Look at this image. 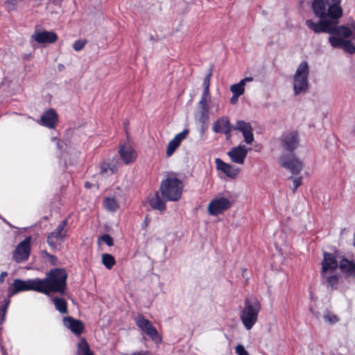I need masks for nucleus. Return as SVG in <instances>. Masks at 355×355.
Returning a JSON list of instances; mask_svg holds the SVG:
<instances>
[{
	"mask_svg": "<svg viewBox=\"0 0 355 355\" xmlns=\"http://www.w3.org/2000/svg\"><path fill=\"white\" fill-rule=\"evenodd\" d=\"M341 0H313L312 9L320 21L314 22L311 19L306 21V25L315 33L331 32L332 24H338L343 15L340 6Z\"/></svg>",
	"mask_w": 355,
	"mask_h": 355,
	"instance_id": "nucleus-1",
	"label": "nucleus"
},
{
	"mask_svg": "<svg viewBox=\"0 0 355 355\" xmlns=\"http://www.w3.org/2000/svg\"><path fill=\"white\" fill-rule=\"evenodd\" d=\"M67 273L64 269L53 268L46 273L44 279L39 278L40 293L49 295L51 293L63 294L67 286Z\"/></svg>",
	"mask_w": 355,
	"mask_h": 355,
	"instance_id": "nucleus-2",
	"label": "nucleus"
},
{
	"mask_svg": "<svg viewBox=\"0 0 355 355\" xmlns=\"http://www.w3.org/2000/svg\"><path fill=\"white\" fill-rule=\"evenodd\" d=\"M261 310L260 301L255 297H247L243 307L240 312L241 321L248 331L252 329L258 320V315Z\"/></svg>",
	"mask_w": 355,
	"mask_h": 355,
	"instance_id": "nucleus-3",
	"label": "nucleus"
},
{
	"mask_svg": "<svg viewBox=\"0 0 355 355\" xmlns=\"http://www.w3.org/2000/svg\"><path fill=\"white\" fill-rule=\"evenodd\" d=\"M182 189V182L175 176L166 178L160 185L162 196L168 201H178L181 198Z\"/></svg>",
	"mask_w": 355,
	"mask_h": 355,
	"instance_id": "nucleus-4",
	"label": "nucleus"
},
{
	"mask_svg": "<svg viewBox=\"0 0 355 355\" xmlns=\"http://www.w3.org/2000/svg\"><path fill=\"white\" fill-rule=\"evenodd\" d=\"M309 66L306 61H302L297 67L293 76V93L295 96L304 94L309 88Z\"/></svg>",
	"mask_w": 355,
	"mask_h": 355,
	"instance_id": "nucleus-5",
	"label": "nucleus"
},
{
	"mask_svg": "<svg viewBox=\"0 0 355 355\" xmlns=\"http://www.w3.org/2000/svg\"><path fill=\"white\" fill-rule=\"evenodd\" d=\"M232 203V197L229 192L218 193L209 202L207 211L211 216H217L229 209Z\"/></svg>",
	"mask_w": 355,
	"mask_h": 355,
	"instance_id": "nucleus-6",
	"label": "nucleus"
},
{
	"mask_svg": "<svg viewBox=\"0 0 355 355\" xmlns=\"http://www.w3.org/2000/svg\"><path fill=\"white\" fill-rule=\"evenodd\" d=\"M39 278L21 279H15L8 287V296L10 297L19 293L33 291L40 293Z\"/></svg>",
	"mask_w": 355,
	"mask_h": 355,
	"instance_id": "nucleus-7",
	"label": "nucleus"
},
{
	"mask_svg": "<svg viewBox=\"0 0 355 355\" xmlns=\"http://www.w3.org/2000/svg\"><path fill=\"white\" fill-rule=\"evenodd\" d=\"M67 220L62 221L47 236V243L53 250L60 249L67 233Z\"/></svg>",
	"mask_w": 355,
	"mask_h": 355,
	"instance_id": "nucleus-8",
	"label": "nucleus"
},
{
	"mask_svg": "<svg viewBox=\"0 0 355 355\" xmlns=\"http://www.w3.org/2000/svg\"><path fill=\"white\" fill-rule=\"evenodd\" d=\"M279 164L294 175L299 174L303 168L302 162L293 153L283 154L279 158Z\"/></svg>",
	"mask_w": 355,
	"mask_h": 355,
	"instance_id": "nucleus-9",
	"label": "nucleus"
},
{
	"mask_svg": "<svg viewBox=\"0 0 355 355\" xmlns=\"http://www.w3.org/2000/svg\"><path fill=\"white\" fill-rule=\"evenodd\" d=\"M135 322L137 326L150 338L155 343L161 342L162 339L157 330L153 326V323L148 319L145 318L144 315L139 314L136 316Z\"/></svg>",
	"mask_w": 355,
	"mask_h": 355,
	"instance_id": "nucleus-10",
	"label": "nucleus"
},
{
	"mask_svg": "<svg viewBox=\"0 0 355 355\" xmlns=\"http://www.w3.org/2000/svg\"><path fill=\"white\" fill-rule=\"evenodd\" d=\"M282 148L290 152L294 151L299 146L300 139L297 132L291 131L282 135L280 138Z\"/></svg>",
	"mask_w": 355,
	"mask_h": 355,
	"instance_id": "nucleus-11",
	"label": "nucleus"
},
{
	"mask_svg": "<svg viewBox=\"0 0 355 355\" xmlns=\"http://www.w3.org/2000/svg\"><path fill=\"white\" fill-rule=\"evenodd\" d=\"M31 252V238L26 237L21 241L16 247L13 253V259L20 263L27 260Z\"/></svg>",
	"mask_w": 355,
	"mask_h": 355,
	"instance_id": "nucleus-12",
	"label": "nucleus"
},
{
	"mask_svg": "<svg viewBox=\"0 0 355 355\" xmlns=\"http://www.w3.org/2000/svg\"><path fill=\"white\" fill-rule=\"evenodd\" d=\"M31 39L42 44H51L58 40V35L53 31L35 29Z\"/></svg>",
	"mask_w": 355,
	"mask_h": 355,
	"instance_id": "nucleus-13",
	"label": "nucleus"
},
{
	"mask_svg": "<svg viewBox=\"0 0 355 355\" xmlns=\"http://www.w3.org/2000/svg\"><path fill=\"white\" fill-rule=\"evenodd\" d=\"M233 130L241 132L244 137V141L247 144H251L254 140L253 129L249 122L243 120L236 121Z\"/></svg>",
	"mask_w": 355,
	"mask_h": 355,
	"instance_id": "nucleus-14",
	"label": "nucleus"
},
{
	"mask_svg": "<svg viewBox=\"0 0 355 355\" xmlns=\"http://www.w3.org/2000/svg\"><path fill=\"white\" fill-rule=\"evenodd\" d=\"M249 150L245 145L240 144L231 148L227 152V155L232 162L243 164L245 162Z\"/></svg>",
	"mask_w": 355,
	"mask_h": 355,
	"instance_id": "nucleus-15",
	"label": "nucleus"
},
{
	"mask_svg": "<svg viewBox=\"0 0 355 355\" xmlns=\"http://www.w3.org/2000/svg\"><path fill=\"white\" fill-rule=\"evenodd\" d=\"M119 155L123 162L129 164L133 163L137 158V153L130 142L120 146Z\"/></svg>",
	"mask_w": 355,
	"mask_h": 355,
	"instance_id": "nucleus-16",
	"label": "nucleus"
},
{
	"mask_svg": "<svg viewBox=\"0 0 355 355\" xmlns=\"http://www.w3.org/2000/svg\"><path fill=\"white\" fill-rule=\"evenodd\" d=\"M58 121V116L56 112L53 109H49L42 114L37 123L48 128L53 129L55 128Z\"/></svg>",
	"mask_w": 355,
	"mask_h": 355,
	"instance_id": "nucleus-17",
	"label": "nucleus"
},
{
	"mask_svg": "<svg viewBox=\"0 0 355 355\" xmlns=\"http://www.w3.org/2000/svg\"><path fill=\"white\" fill-rule=\"evenodd\" d=\"M323 261H322V274L327 275L329 272H335L338 268V263L336 257L329 252H324Z\"/></svg>",
	"mask_w": 355,
	"mask_h": 355,
	"instance_id": "nucleus-18",
	"label": "nucleus"
},
{
	"mask_svg": "<svg viewBox=\"0 0 355 355\" xmlns=\"http://www.w3.org/2000/svg\"><path fill=\"white\" fill-rule=\"evenodd\" d=\"M212 129L216 133H224L227 137H230L233 128L231 127L228 118L222 116L213 123Z\"/></svg>",
	"mask_w": 355,
	"mask_h": 355,
	"instance_id": "nucleus-19",
	"label": "nucleus"
},
{
	"mask_svg": "<svg viewBox=\"0 0 355 355\" xmlns=\"http://www.w3.org/2000/svg\"><path fill=\"white\" fill-rule=\"evenodd\" d=\"M215 163L217 169L222 171L226 176L230 178H236L239 174L240 171L237 167L224 162L220 158H216Z\"/></svg>",
	"mask_w": 355,
	"mask_h": 355,
	"instance_id": "nucleus-20",
	"label": "nucleus"
},
{
	"mask_svg": "<svg viewBox=\"0 0 355 355\" xmlns=\"http://www.w3.org/2000/svg\"><path fill=\"white\" fill-rule=\"evenodd\" d=\"M339 268L346 278L355 280V262L354 260L343 258L339 262Z\"/></svg>",
	"mask_w": 355,
	"mask_h": 355,
	"instance_id": "nucleus-21",
	"label": "nucleus"
},
{
	"mask_svg": "<svg viewBox=\"0 0 355 355\" xmlns=\"http://www.w3.org/2000/svg\"><path fill=\"white\" fill-rule=\"evenodd\" d=\"M189 134V130L184 129L181 132L177 134L174 138L169 141L166 148V156L171 157L175 150L180 146L181 142L187 137Z\"/></svg>",
	"mask_w": 355,
	"mask_h": 355,
	"instance_id": "nucleus-22",
	"label": "nucleus"
},
{
	"mask_svg": "<svg viewBox=\"0 0 355 355\" xmlns=\"http://www.w3.org/2000/svg\"><path fill=\"white\" fill-rule=\"evenodd\" d=\"M331 32L330 34L339 36L343 38L349 37H355V24H352V29L345 26H337V24H332Z\"/></svg>",
	"mask_w": 355,
	"mask_h": 355,
	"instance_id": "nucleus-23",
	"label": "nucleus"
},
{
	"mask_svg": "<svg viewBox=\"0 0 355 355\" xmlns=\"http://www.w3.org/2000/svg\"><path fill=\"white\" fill-rule=\"evenodd\" d=\"M63 323L67 328L70 329L76 335H80L84 329V324L82 322L73 319L70 316L64 317Z\"/></svg>",
	"mask_w": 355,
	"mask_h": 355,
	"instance_id": "nucleus-24",
	"label": "nucleus"
},
{
	"mask_svg": "<svg viewBox=\"0 0 355 355\" xmlns=\"http://www.w3.org/2000/svg\"><path fill=\"white\" fill-rule=\"evenodd\" d=\"M210 107L208 103L204 101L198 102V110L195 113V119L202 123H205L209 119Z\"/></svg>",
	"mask_w": 355,
	"mask_h": 355,
	"instance_id": "nucleus-25",
	"label": "nucleus"
},
{
	"mask_svg": "<svg viewBox=\"0 0 355 355\" xmlns=\"http://www.w3.org/2000/svg\"><path fill=\"white\" fill-rule=\"evenodd\" d=\"M253 81L252 77H246L240 80L239 83L234 84L230 87V91L232 94H234L235 96H241L243 94L245 91V86L247 83H250Z\"/></svg>",
	"mask_w": 355,
	"mask_h": 355,
	"instance_id": "nucleus-26",
	"label": "nucleus"
},
{
	"mask_svg": "<svg viewBox=\"0 0 355 355\" xmlns=\"http://www.w3.org/2000/svg\"><path fill=\"white\" fill-rule=\"evenodd\" d=\"M334 36H331L329 38V42L333 47H342L345 51H349L351 41L345 40Z\"/></svg>",
	"mask_w": 355,
	"mask_h": 355,
	"instance_id": "nucleus-27",
	"label": "nucleus"
},
{
	"mask_svg": "<svg viewBox=\"0 0 355 355\" xmlns=\"http://www.w3.org/2000/svg\"><path fill=\"white\" fill-rule=\"evenodd\" d=\"M149 204L153 209L161 211L166 209L165 202L160 198L158 193H155L149 198Z\"/></svg>",
	"mask_w": 355,
	"mask_h": 355,
	"instance_id": "nucleus-28",
	"label": "nucleus"
},
{
	"mask_svg": "<svg viewBox=\"0 0 355 355\" xmlns=\"http://www.w3.org/2000/svg\"><path fill=\"white\" fill-rule=\"evenodd\" d=\"M321 276L326 281L328 286H331V288L336 287L339 281V275L336 271L329 272L327 275L321 273Z\"/></svg>",
	"mask_w": 355,
	"mask_h": 355,
	"instance_id": "nucleus-29",
	"label": "nucleus"
},
{
	"mask_svg": "<svg viewBox=\"0 0 355 355\" xmlns=\"http://www.w3.org/2000/svg\"><path fill=\"white\" fill-rule=\"evenodd\" d=\"M52 301L55 305V309L60 313H67V304L64 299L60 297H53Z\"/></svg>",
	"mask_w": 355,
	"mask_h": 355,
	"instance_id": "nucleus-30",
	"label": "nucleus"
},
{
	"mask_svg": "<svg viewBox=\"0 0 355 355\" xmlns=\"http://www.w3.org/2000/svg\"><path fill=\"white\" fill-rule=\"evenodd\" d=\"M77 355H94L85 339H82L78 344Z\"/></svg>",
	"mask_w": 355,
	"mask_h": 355,
	"instance_id": "nucleus-31",
	"label": "nucleus"
},
{
	"mask_svg": "<svg viewBox=\"0 0 355 355\" xmlns=\"http://www.w3.org/2000/svg\"><path fill=\"white\" fill-rule=\"evenodd\" d=\"M105 209L110 211H115L119 208V205L113 198H106L104 200Z\"/></svg>",
	"mask_w": 355,
	"mask_h": 355,
	"instance_id": "nucleus-32",
	"label": "nucleus"
},
{
	"mask_svg": "<svg viewBox=\"0 0 355 355\" xmlns=\"http://www.w3.org/2000/svg\"><path fill=\"white\" fill-rule=\"evenodd\" d=\"M102 263L107 269H111L115 264V259L110 254L105 253L102 254Z\"/></svg>",
	"mask_w": 355,
	"mask_h": 355,
	"instance_id": "nucleus-33",
	"label": "nucleus"
},
{
	"mask_svg": "<svg viewBox=\"0 0 355 355\" xmlns=\"http://www.w3.org/2000/svg\"><path fill=\"white\" fill-rule=\"evenodd\" d=\"M323 318H324V322L328 324H335L336 322H337L338 321V317L335 314H334L331 312H329V311H327L324 315Z\"/></svg>",
	"mask_w": 355,
	"mask_h": 355,
	"instance_id": "nucleus-34",
	"label": "nucleus"
},
{
	"mask_svg": "<svg viewBox=\"0 0 355 355\" xmlns=\"http://www.w3.org/2000/svg\"><path fill=\"white\" fill-rule=\"evenodd\" d=\"M101 174L110 175L113 174L115 171L112 167H110L109 164L103 163L100 166Z\"/></svg>",
	"mask_w": 355,
	"mask_h": 355,
	"instance_id": "nucleus-35",
	"label": "nucleus"
},
{
	"mask_svg": "<svg viewBox=\"0 0 355 355\" xmlns=\"http://www.w3.org/2000/svg\"><path fill=\"white\" fill-rule=\"evenodd\" d=\"M98 241H101L105 243L108 246L113 245V239L112 238L107 234H103V236L98 238Z\"/></svg>",
	"mask_w": 355,
	"mask_h": 355,
	"instance_id": "nucleus-36",
	"label": "nucleus"
},
{
	"mask_svg": "<svg viewBox=\"0 0 355 355\" xmlns=\"http://www.w3.org/2000/svg\"><path fill=\"white\" fill-rule=\"evenodd\" d=\"M210 101L209 87H203L200 101L208 103Z\"/></svg>",
	"mask_w": 355,
	"mask_h": 355,
	"instance_id": "nucleus-37",
	"label": "nucleus"
},
{
	"mask_svg": "<svg viewBox=\"0 0 355 355\" xmlns=\"http://www.w3.org/2000/svg\"><path fill=\"white\" fill-rule=\"evenodd\" d=\"M291 180H292L293 182V192L295 193L297 189L302 184V178L297 177V178H290Z\"/></svg>",
	"mask_w": 355,
	"mask_h": 355,
	"instance_id": "nucleus-38",
	"label": "nucleus"
},
{
	"mask_svg": "<svg viewBox=\"0 0 355 355\" xmlns=\"http://www.w3.org/2000/svg\"><path fill=\"white\" fill-rule=\"evenodd\" d=\"M85 44L86 42L84 40H76L73 44V48L76 51H80L84 48Z\"/></svg>",
	"mask_w": 355,
	"mask_h": 355,
	"instance_id": "nucleus-39",
	"label": "nucleus"
},
{
	"mask_svg": "<svg viewBox=\"0 0 355 355\" xmlns=\"http://www.w3.org/2000/svg\"><path fill=\"white\" fill-rule=\"evenodd\" d=\"M235 353L237 355H250L249 353L245 350L244 346L241 344H239L235 347Z\"/></svg>",
	"mask_w": 355,
	"mask_h": 355,
	"instance_id": "nucleus-40",
	"label": "nucleus"
},
{
	"mask_svg": "<svg viewBox=\"0 0 355 355\" xmlns=\"http://www.w3.org/2000/svg\"><path fill=\"white\" fill-rule=\"evenodd\" d=\"M211 76V69H210L209 72L208 73V74L206 75V76L204 78L203 83H202L203 87H209Z\"/></svg>",
	"mask_w": 355,
	"mask_h": 355,
	"instance_id": "nucleus-41",
	"label": "nucleus"
},
{
	"mask_svg": "<svg viewBox=\"0 0 355 355\" xmlns=\"http://www.w3.org/2000/svg\"><path fill=\"white\" fill-rule=\"evenodd\" d=\"M8 275V272H6V271H3L1 273L0 275V284H2L4 280H5V278L7 277Z\"/></svg>",
	"mask_w": 355,
	"mask_h": 355,
	"instance_id": "nucleus-42",
	"label": "nucleus"
},
{
	"mask_svg": "<svg viewBox=\"0 0 355 355\" xmlns=\"http://www.w3.org/2000/svg\"><path fill=\"white\" fill-rule=\"evenodd\" d=\"M212 107H215V112L211 111V114H215L218 113V111H219V104H218V103H214L213 105H212Z\"/></svg>",
	"mask_w": 355,
	"mask_h": 355,
	"instance_id": "nucleus-43",
	"label": "nucleus"
},
{
	"mask_svg": "<svg viewBox=\"0 0 355 355\" xmlns=\"http://www.w3.org/2000/svg\"><path fill=\"white\" fill-rule=\"evenodd\" d=\"M239 96H235L234 94H233V96L230 99V102L232 104H236L238 101V98H239Z\"/></svg>",
	"mask_w": 355,
	"mask_h": 355,
	"instance_id": "nucleus-44",
	"label": "nucleus"
},
{
	"mask_svg": "<svg viewBox=\"0 0 355 355\" xmlns=\"http://www.w3.org/2000/svg\"><path fill=\"white\" fill-rule=\"evenodd\" d=\"M347 53H350V54L355 53V46L353 45V44L352 42L350 44L349 51H347Z\"/></svg>",
	"mask_w": 355,
	"mask_h": 355,
	"instance_id": "nucleus-45",
	"label": "nucleus"
},
{
	"mask_svg": "<svg viewBox=\"0 0 355 355\" xmlns=\"http://www.w3.org/2000/svg\"><path fill=\"white\" fill-rule=\"evenodd\" d=\"M52 141H55V142H56L57 146H58V148L59 149H61V148H62V143H61V142H60V141H57V139H56V138H55V137H53V138H52Z\"/></svg>",
	"mask_w": 355,
	"mask_h": 355,
	"instance_id": "nucleus-46",
	"label": "nucleus"
},
{
	"mask_svg": "<svg viewBox=\"0 0 355 355\" xmlns=\"http://www.w3.org/2000/svg\"><path fill=\"white\" fill-rule=\"evenodd\" d=\"M44 253H45L46 256L48 257L51 260L55 259V257L53 255H51V254L47 253L46 252H45Z\"/></svg>",
	"mask_w": 355,
	"mask_h": 355,
	"instance_id": "nucleus-47",
	"label": "nucleus"
},
{
	"mask_svg": "<svg viewBox=\"0 0 355 355\" xmlns=\"http://www.w3.org/2000/svg\"><path fill=\"white\" fill-rule=\"evenodd\" d=\"M8 304H9V300L7 302V303H6V306L3 308V313L6 312V309H7V306H8Z\"/></svg>",
	"mask_w": 355,
	"mask_h": 355,
	"instance_id": "nucleus-48",
	"label": "nucleus"
},
{
	"mask_svg": "<svg viewBox=\"0 0 355 355\" xmlns=\"http://www.w3.org/2000/svg\"><path fill=\"white\" fill-rule=\"evenodd\" d=\"M85 187H86L87 188H89V187H90L89 183V182H86V183H85Z\"/></svg>",
	"mask_w": 355,
	"mask_h": 355,
	"instance_id": "nucleus-49",
	"label": "nucleus"
},
{
	"mask_svg": "<svg viewBox=\"0 0 355 355\" xmlns=\"http://www.w3.org/2000/svg\"><path fill=\"white\" fill-rule=\"evenodd\" d=\"M354 245H355V243H354Z\"/></svg>",
	"mask_w": 355,
	"mask_h": 355,
	"instance_id": "nucleus-50",
	"label": "nucleus"
},
{
	"mask_svg": "<svg viewBox=\"0 0 355 355\" xmlns=\"http://www.w3.org/2000/svg\"><path fill=\"white\" fill-rule=\"evenodd\" d=\"M354 245H355V243H354Z\"/></svg>",
	"mask_w": 355,
	"mask_h": 355,
	"instance_id": "nucleus-51",
	"label": "nucleus"
}]
</instances>
